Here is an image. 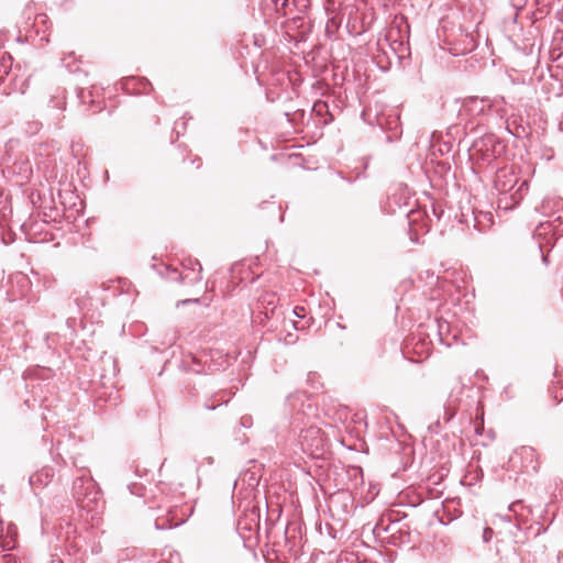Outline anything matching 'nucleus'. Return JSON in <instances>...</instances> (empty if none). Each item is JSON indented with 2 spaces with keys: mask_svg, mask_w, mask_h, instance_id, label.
I'll use <instances>...</instances> for the list:
<instances>
[{
  "mask_svg": "<svg viewBox=\"0 0 563 563\" xmlns=\"http://www.w3.org/2000/svg\"><path fill=\"white\" fill-rule=\"evenodd\" d=\"M188 302H199V299H186V300H183V305H186Z\"/></svg>",
  "mask_w": 563,
  "mask_h": 563,
  "instance_id": "25",
  "label": "nucleus"
},
{
  "mask_svg": "<svg viewBox=\"0 0 563 563\" xmlns=\"http://www.w3.org/2000/svg\"><path fill=\"white\" fill-rule=\"evenodd\" d=\"M276 12L283 16H295V12L289 0H272Z\"/></svg>",
  "mask_w": 563,
  "mask_h": 563,
  "instance_id": "11",
  "label": "nucleus"
},
{
  "mask_svg": "<svg viewBox=\"0 0 563 563\" xmlns=\"http://www.w3.org/2000/svg\"><path fill=\"white\" fill-rule=\"evenodd\" d=\"M522 455L532 457L534 455V450L530 446H523L520 450Z\"/></svg>",
  "mask_w": 563,
  "mask_h": 563,
  "instance_id": "19",
  "label": "nucleus"
},
{
  "mask_svg": "<svg viewBox=\"0 0 563 563\" xmlns=\"http://www.w3.org/2000/svg\"><path fill=\"white\" fill-rule=\"evenodd\" d=\"M53 473L52 470L43 468L40 472H36L30 476V485L33 488L37 487H44L48 485V483L52 481Z\"/></svg>",
  "mask_w": 563,
  "mask_h": 563,
  "instance_id": "8",
  "label": "nucleus"
},
{
  "mask_svg": "<svg viewBox=\"0 0 563 563\" xmlns=\"http://www.w3.org/2000/svg\"><path fill=\"white\" fill-rule=\"evenodd\" d=\"M380 528L378 526H375V529H374V532H376L377 530H379Z\"/></svg>",
  "mask_w": 563,
  "mask_h": 563,
  "instance_id": "33",
  "label": "nucleus"
},
{
  "mask_svg": "<svg viewBox=\"0 0 563 563\" xmlns=\"http://www.w3.org/2000/svg\"><path fill=\"white\" fill-rule=\"evenodd\" d=\"M251 420H252L251 417L244 416L241 418V423L243 427H249L251 423Z\"/></svg>",
  "mask_w": 563,
  "mask_h": 563,
  "instance_id": "21",
  "label": "nucleus"
},
{
  "mask_svg": "<svg viewBox=\"0 0 563 563\" xmlns=\"http://www.w3.org/2000/svg\"><path fill=\"white\" fill-rule=\"evenodd\" d=\"M422 217V213L421 211L419 210H411L410 212L407 213V218H408V223H409V234H410V240L415 243H418L419 242V236H418V230L417 228L415 227V223Z\"/></svg>",
  "mask_w": 563,
  "mask_h": 563,
  "instance_id": "9",
  "label": "nucleus"
},
{
  "mask_svg": "<svg viewBox=\"0 0 563 563\" xmlns=\"http://www.w3.org/2000/svg\"><path fill=\"white\" fill-rule=\"evenodd\" d=\"M313 110L321 114L323 110H327V103L322 101L316 102L313 106Z\"/></svg>",
  "mask_w": 563,
  "mask_h": 563,
  "instance_id": "17",
  "label": "nucleus"
},
{
  "mask_svg": "<svg viewBox=\"0 0 563 563\" xmlns=\"http://www.w3.org/2000/svg\"><path fill=\"white\" fill-rule=\"evenodd\" d=\"M493 536H494V530L489 527H486L484 529L483 536H482L483 541L488 543L492 540Z\"/></svg>",
  "mask_w": 563,
  "mask_h": 563,
  "instance_id": "15",
  "label": "nucleus"
},
{
  "mask_svg": "<svg viewBox=\"0 0 563 563\" xmlns=\"http://www.w3.org/2000/svg\"><path fill=\"white\" fill-rule=\"evenodd\" d=\"M500 519L501 520H505V521H510V517L508 515L506 516H500Z\"/></svg>",
  "mask_w": 563,
  "mask_h": 563,
  "instance_id": "26",
  "label": "nucleus"
},
{
  "mask_svg": "<svg viewBox=\"0 0 563 563\" xmlns=\"http://www.w3.org/2000/svg\"><path fill=\"white\" fill-rule=\"evenodd\" d=\"M16 536V527L13 523H7L5 529L3 531L2 541H0V548L3 551L12 550L15 547Z\"/></svg>",
  "mask_w": 563,
  "mask_h": 563,
  "instance_id": "7",
  "label": "nucleus"
},
{
  "mask_svg": "<svg viewBox=\"0 0 563 563\" xmlns=\"http://www.w3.org/2000/svg\"><path fill=\"white\" fill-rule=\"evenodd\" d=\"M301 450L312 457H320L323 455L327 438L323 431L316 426H310L300 431L298 438Z\"/></svg>",
  "mask_w": 563,
  "mask_h": 563,
  "instance_id": "3",
  "label": "nucleus"
},
{
  "mask_svg": "<svg viewBox=\"0 0 563 563\" xmlns=\"http://www.w3.org/2000/svg\"><path fill=\"white\" fill-rule=\"evenodd\" d=\"M183 271L178 268L165 267V273L159 274L169 280L178 282L186 285H196L202 279V266L198 260L186 258L181 262Z\"/></svg>",
  "mask_w": 563,
  "mask_h": 563,
  "instance_id": "2",
  "label": "nucleus"
},
{
  "mask_svg": "<svg viewBox=\"0 0 563 563\" xmlns=\"http://www.w3.org/2000/svg\"><path fill=\"white\" fill-rule=\"evenodd\" d=\"M384 531H391L394 530V526H387L386 528L383 529Z\"/></svg>",
  "mask_w": 563,
  "mask_h": 563,
  "instance_id": "27",
  "label": "nucleus"
},
{
  "mask_svg": "<svg viewBox=\"0 0 563 563\" xmlns=\"http://www.w3.org/2000/svg\"><path fill=\"white\" fill-rule=\"evenodd\" d=\"M442 333V324H439V334L441 335Z\"/></svg>",
  "mask_w": 563,
  "mask_h": 563,
  "instance_id": "31",
  "label": "nucleus"
},
{
  "mask_svg": "<svg viewBox=\"0 0 563 563\" xmlns=\"http://www.w3.org/2000/svg\"><path fill=\"white\" fill-rule=\"evenodd\" d=\"M497 100H490L489 98H477L470 97L464 100L462 112H465L472 117L485 113L486 109H489L496 104Z\"/></svg>",
  "mask_w": 563,
  "mask_h": 563,
  "instance_id": "5",
  "label": "nucleus"
},
{
  "mask_svg": "<svg viewBox=\"0 0 563 563\" xmlns=\"http://www.w3.org/2000/svg\"><path fill=\"white\" fill-rule=\"evenodd\" d=\"M3 68H4V69H3V73H4V74H8V66H7V65H3Z\"/></svg>",
  "mask_w": 563,
  "mask_h": 563,
  "instance_id": "30",
  "label": "nucleus"
},
{
  "mask_svg": "<svg viewBox=\"0 0 563 563\" xmlns=\"http://www.w3.org/2000/svg\"><path fill=\"white\" fill-rule=\"evenodd\" d=\"M503 145L497 137L489 133L475 140L470 150L471 158L490 165L503 152Z\"/></svg>",
  "mask_w": 563,
  "mask_h": 563,
  "instance_id": "1",
  "label": "nucleus"
},
{
  "mask_svg": "<svg viewBox=\"0 0 563 563\" xmlns=\"http://www.w3.org/2000/svg\"><path fill=\"white\" fill-rule=\"evenodd\" d=\"M278 298L275 292L266 291L258 299V307L262 309V312L265 314V318H272L277 308Z\"/></svg>",
  "mask_w": 563,
  "mask_h": 563,
  "instance_id": "6",
  "label": "nucleus"
},
{
  "mask_svg": "<svg viewBox=\"0 0 563 563\" xmlns=\"http://www.w3.org/2000/svg\"><path fill=\"white\" fill-rule=\"evenodd\" d=\"M389 542H390L391 544H394V545H397V544H398L395 532H393V533L390 534V541H389Z\"/></svg>",
  "mask_w": 563,
  "mask_h": 563,
  "instance_id": "23",
  "label": "nucleus"
},
{
  "mask_svg": "<svg viewBox=\"0 0 563 563\" xmlns=\"http://www.w3.org/2000/svg\"><path fill=\"white\" fill-rule=\"evenodd\" d=\"M354 472V474H358L361 477H362V470L360 467H353L352 470Z\"/></svg>",
  "mask_w": 563,
  "mask_h": 563,
  "instance_id": "24",
  "label": "nucleus"
},
{
  "mask_svg": "<svg viewBox=\"0 0 563 563\" xmlns=\"http://www.w3.org/2000/svg\"><path fill=\"white\" fill-rule=\"evenodd\" d=\"M292 314L296 316L297 318H305L306 317V308L305 307H300V306H296L294 309H292Z\"/></svg>",
  "mask_w": 563,
  "mask_h": 563,
  "instance_id": "16",
  "label": "nucleus"
},
{
  "mask_svg": "<svg viewBox=\"0 0 563 563\" xmlns=\"http://www.w3.org/2000/svg\"><path fill=\"white\" fill-rule=\"evenodd\" d=\"M4 529H5L4 522L0 519V541H2Z\"/></svg>",
  "mask_w": 563,
  "mask_h": 563,
  "instance_id": "22",
  "label": "nucleus"
},
{
  "mask_svg": "<svg viewBox=\"0 0 563 563\" xmlns=\"http://www.w3.org/2000/svg\"><path fill=\"white\" fill-rule=\"evenodd\" d=\"M292 323H294V327H295V329H296V330H299V329H302V328H303V327H299V325H298V323H297L296 321H292Z\"/></svg>",
  "mask_w": 563,
  "mask_h": 563,
  "instance_id": "28",
  "label": "nucleus"
},
{
  "mask_svg": "<svg viewBox=\"0 0 563 563\" xmlns=\"http://www.w3.org/2000/svg\"><path fill=\"white\" fill-rule=\"evenodd\" d=\"M291 5L296 14H305L311 7V0H291Z\"/></svg>",
  "mask_w": 563,
  "mask_h": 563,
  "instance_id": "12",
  "label": "nucleus"
},
{
  "mask_svg": "<svg viewBox=\"0 0 563 563\" xmlns=\"http://www.w3.org/2000/svg\"><path fill=\"white\" fill-rule=\"evenodd\" d=\"M527 190H528V183H527V180H522L519 184L518 188L514 192L510 194V199L512 200V203L509 205L508 202H505L503 208L505 210L514 208L515 205L520 202V200L523 197V192Z\"/></svg>",
  "mask_w": 563,
  "mask_h": 563,
  "instance_id": "10",
  "label": "nucleus"
},
{
  "mask_svg": "<svg viewBox=\"0 0 563 563\" xmlns=\"http://www.w3.org/2000/svg\"><path fill=\"white\" fill-rule=\"evenodd\" d=\"M518 507H521V501H515L509 506V511L514 512L516 518V526L518 529H520V526L522 523V520L518 514Z\"/></svg>",
  "mask_w": 563,
  "mask_h": 563,
  "instance_id": "14",
  "label": "nucleus"
},
{
  "mask_svg": "<svg viewBox=\"0 0 563 563\" xmlns=\"http://www.w3.org/2000/svg\"><path fill=\"white\" fill-rule=\"evenodd\" d=\"M543 262L548 263V257L545 255H543Z\"/></svg>",
  "mask_w": 563,
  "mask_h": 563,
  "instance_id": "32",
  "label": "nucleus"
},
{
  "mask_svg": "<svg viewBox=\"0 0 563 563\" xmlns=\"http://www.w3.org/2000/svg\"><path fill=\"white\" fill-rule=\"evenodd\" d=\"M206 408H207V409H216V406H214V405H208V404H206Z\"/></svg>",
  "mask_w": 563,
  "mask_h": 563,
  "instance_id": "29",
  "label": "nucleus"
},
{
  "mask_svg": "<svg viewBox=\"0 0 563 563\" xmlns=\"http://www.w3.org/2000/svg\"><path fill=\"white\" fill-rule=\"evenodd\" d=\"M47 22V16L45 14H38L35 18V25L38 26V24H45Z\"/></svg>",
  "mask_w": 563,
  "mask_h": 563,
  "instance_id": "20",
  "label": "nucleus"
},
{
  "mask_svg": "<svg viewBox=\"0 0 563 563\" xmlns=\"http://www.w3.org/2000/svg\"><path fill=\"white\" fill-rule=\"evenodd\" d=\"M305 397H306V394H305V393H300V391H298V393H295V394L289 395V396L287 397V401H288V404H289V406H290L291 408L297 409V408H296V404H295V401H297V400H298V401H301V402H302V400H303V398H305Z\"/></svg>",
  "mask_w": 563,
  "mask_h": 563,
  "instance_id": "13",
  "label": "nucleus"
},
{
  "mask_svg": "<svg viewBox=\"0 0 563 563\" xmlns=\"http://www.w3.org/2000/svg\"><path fill=\"white\" fill-rule=\"evenodd\" d=\"M494 184L499 194L504 195V197H500L498 200V207L503 208L508 199L507 194L514 190L515 186L518 184V178L512 172L501 168L497 170Z\"/></svg>",
  "mask_w": 563,
  "mask_h": 563,
  "instance_id": "4",
  "label": "nucleus"
},
{
  "mask_svg": "<svg viewBox=\"0 0 563 563\" xmlns=\"http://www.w3.org/2000/svg\"><path fill=\"white\" fill-rule=\"evenodd\" d=\"M172 527V523L167 525L165 521L159 522L158 519L155 521V528L158 530L170 529Z\"/></svg>",
  "mask_w": 563,
  "mask_h": 563,
  "instance_id": "18",
  "label": "nucleus"
}]
</instances>
